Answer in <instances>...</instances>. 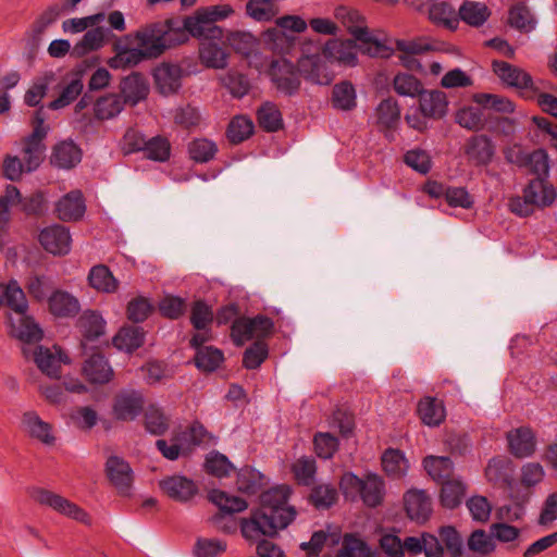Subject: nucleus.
Wrapping results in <instances>:
<instances>
[{"label": "nucleus", "mask_w": 557, "mask_h": 557, "mask_svg": "<svg viewBox=\"0 0 557 557\" xmlns=\"http://www.w3.org/2000/svg\"><path fill=\"white\" fill-rule=\"evenodd\" d=\"M350 35L352 38L349 40H355V44H357V49L361 53L368 54L370 57L382 55L381 52H383V40L374 37L370 33L368 26L361 25L356 29H350Z\"/></svg>", "instance_id": "42"}, {"label": "nucleus", "mask_w": 557, "mask_h": 557, "mask_svg": "<svg viewBox=\"0 0 557 557\" xmlns=\"http://www.w3.org/2000/svg\"><path fill=\"white\" fill-rule=\"evenodd\" d=\"M419 109L423 117L440 120L447 113L448 101L446 94L442 90H425L418 96Z\"/></svg>", "instance_id": "30"}, {"label": "nucleus", "mask_w": 557, "mask_h": 557, "mask_svg": "<svg viewBox=\"0 0 557 557\" xmlns=\"http://www.w3.org/2000/svg\"><path fill=\"white\" fill-rule=\"evenodd\" d=\"M404 503L408 517L417 523H424L432 515V500L424 491H408Z\"/></svg>", "instance_id": "28"}, {"label": "nucleus", "mask_w": 557, "mask_h": 557, "mask_svg": "<svg viewBox=\"0 0 557 557\" xmlns=\"http://www.w3.org/2000/svg\"><path fill=\"white\" fill-rule=\"evenodd\" d=\"M424 554V557H463V540L453 525L438 528L437 535L423 532L401 541L396 535L385 534V557H404Z\"/></svg>", "instance_id": "2"}, {"label": "nucleus", "mask_w": 557, "mask_h": 557, "mask_svg": "<svg viewBox=\"0 0 557 557\" xmlns=\"http://www.w3.org/2000/svg\"><path fill=\"white\" fill-rule=\"evenodd\" d=\"M88 283L90 287L104 293H113L117 288V280L104 264H98L90 269Z\"/></svg>", "instance_id": "52"}, {"label": "nucleus", "mask_w": 557, "mask_h": 557, "mask_svg": "<svg viewBox=\"0 0 557 557\" xmlns=\"http://www.w3.org/2000/svg\"><path fill=\"white\" fill-rule=\"evenodd\" d=\"M49 312L55 318H74L81 311L78 299L63 289H55L47 298Z\"/></svg>", "instance_id": "29"}, {"label": "nucleus", "mask_w": 557, "mask_h": 557, "mask_svg": "<svg viewBox=\"0 0 557 557\" xmlns=\"http://www.w3.org/2000/svg\"><path fill=\"white\" fill-rule=\"evenodd\" d=\"M357 44L349 39H329L322 47V54L330 63L337 62L345 66H356L358 64Z\"/></svg>", "instance_id": "19"}, {"label": "nucleus", "mask_w": 557, "mask_h": 557, "mask_svg": "<svg viewBox=\"0 0 557 557\" xmlns=\"http://www.w3.org/2000/svg\"><path fill=\"white\" fill-rule=\"evenodd\" d=\"M158 310L162 318L178 320L187 311V301L181 296L166 294L158 302Z\"/></svg>", "instance_id": "57"}, {"label": "nucleus", "mask_w": 557, "mask_h": 557, "mask_svg": "<svg viewBox=\"0 0 557 557\" xmlns=\"http://www.w3.org/2000/svg\"><path fill=\"white\" fill-rule=\"evenodd\" d=\"M506 159L518 166L529 168L536 177H548V154L544 149H536L531 153H524L521 149L512 150L506 154Z\"/></svg>", "instance_id": "22"}, {"label": "nucleus", "mask_w": 557, "mask_h": 557, "mask_svg": "<svg viewBox=\"0 0 557 557\" xmlns=\"http://www.w3.org/2000/svg\"><path fill=\"white\" fill-rule=\"evenodd\" d=\"M466 494V485L460 480H447L442 483L441 503L448 509L457 508Z\"/></svg>", "instance_id": "60"}, {"label": "nucleus", "mask_w": 557, "mask_h": 557, "mask_svg": "<svg viewBox=\"0 0 557 557\" xmlns=\"http://www.w3.org/2000/svg\"><path fill=\"white\" fill-rule=\"evenodd\" d=\"M196 11L191 15L171 16L164 21H158L156 24L171 45V49L188 42L189 38H201L202 28L197 21Z\"/></svg>", "instance_id": "7"}, {"label": "nucleus", "mask_w": 557, "mask_h": 557, "mask_svg": "<svg viewBox=\"0 0 557 557\" xmlns=\"http://www.w3.org/2000/svg\"><path fill=\"white\" fill-rule=\"evenodd\" d=\"M225 42L233 51L242 57L248 58L257 49L259 39L249 32L230 30L224 34Z\"/></svg>", "instance_id": "41"}, {"label": "nucleus", "mask_w": 557, "mask_h": 557, "mask_svg": "<svg viewBox=\"0 0 557 557\" xmlns=\"http://www.w3.org/2000/svg\"><path fill=\"white\" fill-rule=\"evenodd\" d=\"M509 451L517 458L530 457L535 451V435L529 428H518L507 433Z\"/></svg>", "instance_id": "33"}, {"label": "nucleus", "mask_w": 557, "mask_h": 557, "mask_svg": "<svg viewBox=\"0 0 557 557\" xmlns=\"http://www.w3.org/2000/svg\"><path fill=\"white\" fill-rule=\"evenodd\" d=\"M149 92V85L140 72H132L129 75L122 78L120 83V94L123 98V104L132 107L137 106L140 101L145 100Z\"/></svg>", "instance_id": "25"}, {"label": "nucleus", "mask_w": 557, "mask_h": 557, "mask_svg": "<svg viewBox=\"0 0 557 557\" xmlns=\"http://www.w3.org/2000/svg\"><path fill=\"white\" fill-rule=\"evenodd\" d=\"M234 10L228 4L201 7L196 10L197 21L202 28V37L222 40L224 29L215 23L233 14Z\"/></svg>", "instance_id": "14"}, {"label": "nucleus", "mask_w": 557, "mask_h": 557, "mask_svg": "<svg viewBox=\"0 0 557 557\" xmlns=\"http://www.w3.org/2000/svg\"><path fill=\"white\" fill-rule=\"evenodd\" d=\"M383 479L369 473L366 479L359 478L351 471L344 472L339 480V490L346 500L362 503L368 507H376L382 503Z\"/></svg>", "instance_id": "4"}, {"label": "nucleus", "mask_w": 557, "mask_h": 557, "mask_svg": "<svg viewBox=\"0 0 557 557\" xmlns=\"http://www.w3.org/2000/svg\"><path fill=\"white\" fill-rule=\"evenodd\" d=\"M275 331V323L272 318L258 313L252 318L240 317L234 320L231 325V338L236 346L244 345L245 341L253 337L257 341H264L271 337Z\"/></svg>", "instance_id": "6"}, {"label": "nucleus", "mask_w": 557, "mask_h": 557, "mask_svg": "<svg viewBox=\"0 0 557 557\" xmlns=\"http://www.w3.org/2000/svg\"><path fill=\"white\" fill-rule=\"evenodd\" d=\"M292 493L287 484L272 486L260 494L259 507L250 510L249 518H242L238 523L234 515L216 512L210 521L224 534L236 533L239 525L247 541L255 542L260 536L274 539L296 519V508L288 505Z\"/></svg>", "instance_id": "1"}, {"label": "nucleus", "mask_w": 557, "mask_h": 557, "mask_svg": "<svg viewBox=\"0 0 557 557\" xmlns=\"http://www.w3.org/2000/svg\"><path fill=\"white\" fill-rule=\"evenodd\" d=\"M290 470L298 485L310 486L314 481L317 463L311 457H301L292 465Z\"/></svg>", "instance_id": "64"}, {"label": "nucleus", "mask_w": 557, "mask_h": 557, "mask_svg": "<svg viewBox=\"0 0 557 557\" xmlns=\"http://www.w3.org/2000/svg\"><path fill=\"white\" fill-rule=\"evenodd\" d=\"M199 40L198 54L200 63L207 69L223 70L228 65L230 53L221 46L222 40L207 37Z\"/></svg>", "instance_id": "21"}, {"label": "nucleus", "mask_w": 557, "mask_h": 557, "mask_svg": "<svg viewBox=\"0 0 557 557\" xmlns=\"http://www.w3.org/2000/svg\"><path fill=\"white\" fill-rule=\"evenodd\" d=\"M76 326L82 335V346L98 341L106 334L107 322L96 310L84 311L77 320Z\"/></svg>", "instance_id": "27"}, {"label": "nucleus", "mask_w": 557, "mask_h": 557, "mask_svg": "<svg viewBox=\"0 0 557 557\" xmlns=\"http://www.w3.org/2000/svg\"><path fill=\"white\" fill-rule=\"evenodd\" d=\"M106 475L111 485L123 497L132 495L134 472L129 463L122 457L110 456L106 461Z\"/></svg>", "instance_id": "12"}, {"label": "nucleus", "mask_w": 557, "mask_h": 557, "mask_svg": "<svg viewBox=\"0 0 557 557\" xmlns=\"http://www.w3.org/2000/svg\"><path fill=\"white\" fill-rule=\"evenodd\" d=\"M32 498L40 505L48 506L61 515L79 522H87L88 513L65 497L42 487H34L30 491Z\"/></svg>", "instance_id": "9"}, {"label": "nucleus", "mask_w": 557, "mask_h": 557, "mask_svg": "<svg viewBox=\"0 0 557 557\" xmlns=\"http://www.w3.org/2000/svg\"><path fill=\"white\" fill-rule=\"evenodd\" d=\"M3 304L10 308L15 314L28 312V300L18 282L11 278L5 284H0Z\"/></svg>", "instance_id": "35"}, {"label": "nucleus", "mask_w": 557, "mask_h": 557, "mask_svg": "<svg viewBox=\"0 0 557 557\" xmlns=\"http://www.w3.org/2000/svg\"><path fill=\"white\" fill-rule=\"evenodd\" d=\"M7 324L9 336L24 344L39 343L44 338V330L28 312L16 313V318L8 313Z\"/></svg>", "instance_id": "11"}, {"label": "nucleus", "mask_w": 557, "mask_h": 557, "mask_svg": "<svg viewBox=\"0 0 557 557\" xmlns=\"http://www.w3.org/2000/svg\"><path fill=\"white\" fill-rule=\"evenodd\" d=\"M423 467L434 481L441 483L450 480L454 471V463L451 459L444 456L425 457L423 459Z\"/></svg>", "instance_id": "47"}, {"label": "nucleus", "mask_w": 557, "mask_h": 557, "mask_svg": "<svg viewBox=\"0 0 557 557\" xmlns=\"http://www.w3.org/2000/svg\"><path fill=\"white\" fill-rule=\"evenodd\" d=\"M260 39L267 50L281 57L290 54L296 44L295 35L288 34L275 26L263 30Z\"/></svg>", "instance_id": "32"}, {"label": "nucleus", "mask_w": 557, "mask_h": 557, "mask_svg": "<svg viewBox=\"0 0 557 557\" xmlns=\"http://www.w3.org/2000/svg\"><path fill=\"white\" fill-rule=\"evenodd\" d=\"M465 153L473 164L486 165L492 161L495 154V147L488 136L474 135L468 139Z\"/></svg>", "instance_id": "31"}, {"label": "nucleus", "mask_w": 557, "mask_h": 557, "mask_svg": "<svg viewBox=\"0 0 557 557\" xmlns=\"http://www.w3.org/2000/svg\"><path fill=\"white\" fill-rule=\"evenodd\" d=\"M190 324L196 331H210L214 311L205 299H196L190 307Z\"/></svg>", "instance_id": "51"}, {"label": "nucleus", "mask_w": 557, "mask_h": 557, "mask_svg": "<svg viewBox=\"0 0 557 557\" xmlns=\"http://www.w3.org/2000/svg\"><path fill=\"white\" fill-rule=\"evenodd\" d=\"M193 361L199 371L212 373L224 361V354L214 346H208L207 348H200V350L195 351Z\"/></svg>", "instance_id": "49"}, {"label": "nucleus", "mask_w": 557, "mask_h": 557, "mask_svg": "<svg viewBox=\"0 0 557 557\" xmlns=\"http://www.w3.org/2000/svg\"><path fill=\"white\" fill-rule=\"evenodd\" d=\"M83 374L91 384H107L112 381L114 371L100 351L92 352L83 364Z\"/></svg>", "instance_id": "26"}, {"label": "nucleus", "mask_w": 557, "mask_h": 557, "mask_svg": "<svg viewBox=\"0 0 557 557\" xmlns=\"http://www.w3.org/2000/svg\"><path fill=\"white\" fill-rule=\"evenodd\" d=\"M277 12L273 0H248L246 3V14L257 22H270Z\"/></svg>", "instance_id": "63"}, {"label": "nucleus", "mask_w": 557, "mask_h": 557, "mask_svg": "<svg viewBox=\"0 0 557 557\" xmlns=\"http://www.w3.org/2000/svg\"><path fill=\"white\" fill-rule=\"evenodd\" d=\"M146 332L139 325H125L112 337V345L121 351L132 354L145 343Z\"/></svg>", "instance_id": "34"}, {"label": "nucleus", "mask_w": 557, "mask_h": 557, "mask_svg": "<svg viewBox=\"0 0 557 557\" xmlns=\"http://www.w3.org/2000/svg\"><path fill=\"white\" fill-rule=\"evenodd\" d=\"M259 126L267 133H276L284 127V121L277 104L272 101L263 102L257 110Z\"/></svg>", "instance_id": "39"}, {"label": "nucleus", "mask_w": 557, "mask_h": 557, "mask_svg": "<svg viewBox=\"0 0 557 557\" xmlns=\"http://www.w3.org/2000/svg\"><path fill=\"white\" fill-rule=\"evenodd\" d=\"M255 131L251 119L246 115L234 116L226 128V137L233 145H238L248 139Z\"/></svg>", "instance_id": "55"}, {"label": "nucleus", "mask_w": 557, "mask_h": 557, "mask_svg": "<svg viewBox=\"0 0 557 557\" xmlns=\"http://www.w3.org/2000/svg\"><path fill=\"white\" fill-rule=\"evenodd\" d=\"M218 146L208 138H194L187 145V153L195 163H207L218 153Z\"/></svg>", "instance_id": "54"}, {"label": "nucleus", "mask_w": 557, "mask_h": 557, "mask_svg": "<svg viewBox=\"0 0 557 557\" xmlns=\"http://www.w3.org/2000/svg\"><path fill=\"white\" fill-rule=\"evenodd\" d=\"M396 49L401 52L399 61L406 69L410 71H421L422 66L416 55L428 51L430 47L429 45L412 40H396Z\"/></svg>", "instance_id": "45"}, {"label": "nucleus", "mask_w": 557, "mask_h": 557, "mask_svg": "<svg viewBox=\"0 0 557 557\" xmlns=\"http://www.w3.org/2000/svg\"><path fill=\"white\" fill-rule=\"evenodd\" d=\"M307 500L317 510H329L337 503L338 493L332 484H318L312 486Z\"/></svg>", "instance_id": "46"}, {"label": "nucleus", "mask_w": 557, "mask_h": 557, "mask_svg": "<svg viewBox=\"0 0 557 557\" xmlns=\"http://www.w3.org/2000/svg\"><path fill=\"white\" fill-rule=\"evenodd\" d=\"M144 158L154 162H165L171 157V144L162 135L148 138L143 151Z\"/></svg>", "instance_id": "59"}, {"label": "nucleus", "mask_w": 557, "mask_h": 557, "mask_svg": "<svg viewBox=\"0 0 557 557\" xmlns=\"http://www.w3.org/2000/svg\"><path fill=\"white\" fill-rule=\"evenodd\" d=\"M144 426L149 434L162 436L170 428V420L161 407L150 404L144 411Z\"/></svg>", "instance_id": "44"}, {"label": "nucleus", "mask_w": 557, "mask_h": 557, "mask_svg": "<svg viewBox=\"0 0 557 557\" xmlns=\"http://www.w3.org/2000/svg\"><path fill=\"white\" fill-rule=\"evenodd\" d=\"M18 209L28 218H40L42 216L48 207L46 195L42 190L38 189L27 196L21 194L20 200H17Z\"/></svg>", "instance_id": "53"}, {"label": "nucleus", "mask_w": 557, "mask_h": 557, "mask_svg": "<svg viewBox=\"0 0 557 557\" xmlns=\"http://www.w3.org/2000/svg\"><path fill=\"white\" fill-rule=\"evenodd\" d=\"M237 490L247 495H256L265 484V475L259 470L245 466L237 471Z\"/></svg>", "instance_id": "40"}, {"label": "nucleus", "mask_w": 557, "mask_h": 557, "mask_svg": "<svg viewBox=\"0 0 557 557\" xmlns=\"http://www.w3.org/2000/svg\"><path fill=\"white\" fill-rule=\"evenodd\" d=\"M133 35H125L123 38L116 39L113 44L114 55L108 60V65L113 69H128L138 65L140 62L148 60L143 49L129 47Z\"/></svg>", "instance_id": "18"}, {"label": "nucleus", "mask_w": 557, "mask_h": 557, "mask_svg": "<svg viewBox=\"0 0 557 557\" xmlns=\"http://www.w3.org/2000/svg\"><path fill=\"white\" fill-rule=\"evenodd\" d=\"M331 103L341 111H351L357 107V92L350 81H342L333 86Z\"/></svg>", "instance_id": "38"}, {"label": "nucleus", "mask_w": 557, "mask_h": 557, "mask_svg": "<svg viewBox=\"0 0 557 557\" xmlns=\"http://www.w3.org/2000/svg\"><path fill=\"white\" fill-rule=\"evenodd\" d=\"M159 488L170 499L181 504L189 503L199 492L196 482L183 474H173L161 479Z\"/></svg>", "instance_id": "15"}, {"label": "nucleus", "mask_w": 557, "mask_h": 557, "mask_svg": "<svg viewBox=\"0 0 557 557\" xmlns=\"http://www.w3.org/2000/svg\"><path fill=\"white\" fill-rule=\"evenodd\" d=\"M371 547L355 534H345L342 547L335 557H371Z\"/></svg>", "instance_id": "62"}, {"label": "nucleus", "mask_w": 557, "mask_h": 557, "mask_svg": "<svg viewBox=\"0 0 557 557\" xmlns=\"http://www.w3.org/2000/svg\"><path fill=\"white\" fill-rule=\"evenodd\" d=\"M409 461L404 451L394 448L385 449V476L392 480H400L409 470Z\"/></svg>", "instance_id": "50"}, {"label": "nucleus", "mask_w": 557, "mask_h": 557, "mask_svg": "<svg viewBox=\"0 0 557 557\" xmlns=\"http://www.w3.org/2000/svg\"><path fill=\"white\" fill-rule=\"evenodd\" d=\"M33 361L37 368L47 376L59 379L61 367L58 364L57 356L48 347L37 346L32 351Z\"/></svg>", "instance_id": "48"}, {"label": "nucleus", "mask_w": 557, "mask_h": 557, "mask_svg": "<svg viewBox=\"0 0 557 557\" xmlns=\"http://www.w3.org/2000/svg\"><path fill=\"white\" fill-rule=\"evenodd\" d=\"M42 248L54 256H65L71 250V234L69 227L52 224L42 228L38 235Z\"/></svg>", "instance_id": "17"}, {"label": "nucleus", "mask_w": 557, "mask_h": 557, "mask_svg": "<svg viewBox=\"0 0 557 557\" xmlns=\"http://www.w3.org/2000/svg\"><path fill=\"white\" fill-rule=\"evenodd\" d=\"M145 404L146 398L141 391L122 389L113 396L111 414L116 421L131 422L144 412Z\"/></svg>", "instance_id": "8"}, {"label": "nucleus", "mask_w": 557, "mask_h": 557, "mask_svg": "<svg viewBox=\"0 0 557 557\" xmlns=\"http://www.w3.org/2000/svg\"><path fill=\"white\" fill-rule=\"evenodd\" d=\"M491 12L484 3L465 1L459 9L460 18L474 27L482 26L490 17Z\"/></svg>", "instance_id": "58"}, {"label": "nucleus", "mask_w": 557, "mask_h": 557, "mask_svg": "<svg viewBox=\"0 0 557 557\" xmlns=\"http://www.w3.org/2000/svg\"><path fill=\"white\" fill-rule=\"evenodd\" d=\"M323 59L321 53L300 54L295 64L299 69L301 79L313 85H330L334 79V74L329 71Z\"/></svg>", "instance_id": "10"}, {"label": "nucleus", "mask_w": 557, "mask_h": 557, "mask_svg": "<svg viewBox=\"0 0 557 557\" xmlns=\"http://www.w3.org/2000/svg\"><path fill=\"white\" fill-rule=\"evenodd\" d=\"M134 37L148 60L157 59L171 49V45L168 44L156 22L135 32Z\"/></svg>", "instance_id": "16"}, {"label": "nucleus", "mask_w": 557, "mask_h": 557, "mask_svg": "<svg viewBox=\"0 0 557 557\" xmlns=\"http://www.w3.org/2000/svg\"><path fill=\"white\" fill-rule=\"evenodd\" d=\"M492 70L495 75L508 87L523 91L537 92L532 76L523 69L512 65L506 61L494 60Z\"/></svg>", "instance_id": "13"}, {"label": "nucleus", "mask_w": 557, "mask_h": 557, "mask_svg": "<svg viewBox=\"0 0 557 557\" xmlns=\"http://www.w3.org/2000/svg\"><path fill=\"white\" fill-rule=\"evenodd\" d=\"M208 499L218 507V512L222 513L235 515L248 508L246 499L239 496L228 495L226 492L219 488L211 490L208 493Z\"/></svg>", "instance_id": "37"}, {"label": "nucleus", "mask_w": 557, "mask_h": 557, "mask_svg": "<svg viewBox=\"0 0 557 557\" xmlns=\"http://www.w3.org/2000/svg\"><path fill=\"white\" fill-rule=\"evenodd\" d=\"M419 418L429 426H438L446 418V410L442 400L435 397L422 398L417 408Z\"/></svg>", "instance_id": "36"}, {"label": "nucleus", "mask_w": 557, "mask_h": 557, "mask_svg": "<svg viewBox=\"0 0 557 557\" xmlns=\"http://www.w3.org/2000/svg\"><path fill=\"white\" fill-rule=\"evenodd\" d=\"M124 109L121 97L108 94L99 97L94 103L95 117L99 121L110 120Z\"/></svg>", "instance_id": "56"}, {"label": "nucleus", "mask_w": 557, "mask_h": 557, "mask_svg": "<svg viewBox=\"0 0 557 557\" xmlns=\"http://www.w3.org/2000/svg\"><path fill=\"white\" fill-rule=\"evenodd\" d=\"M152 76L156 90L166 97L181 89L183 69L178 64L163 62L153 70Z\"/></svg>", "instance_id": "20"}, {"label": "nucleus", "mask_w": 557, "mask_h": 557, "mask_svg": "<svg viewBox=\"0 0 557 557\" xmlns=\"http://www.w3.org/2000/svg\"><path fill=\"white\" fill-rule=\"evenodd\" d=\"M297 64L285 57L272 59L265 74L278 95L296 97L301 90V77Z\"/></svg>", "instance_id": "5"}, {"label": "nucleus", "mask_w": 557, "mask_h": 557, "mask_svg": "<svg viewBox=\"0 0 557 557\" xmlns=\"http://www.w3.org/2000/svg\"><path fill=\"white\" fill-rule=\"evenodd\" d=\"M22 422L33 438L48 445L54 443L55 437L51 434V425L41 420L35 411L25 412Z\"/></svg>", "instance_id": "43"}, {"label": "nucleus", "mask_w": 557, "mask_h": 557, "mask_svg": "<svg viewBox=\"0 0 557 557\" xmlns=\"http://www.w3.org/2000/svg\"><path fill=\"white\" fill-rule=\"evenodd\" d=\"M55 212L63 222H77L86 212V202L81 189H73L62 196L55 203Z\"/></svg>", "instance_id": "24"}, {"label": "nucleus", "mask_w": 557, "mask_h": 557, "mask_svg": "<svg viewBox=\"0 0 557 557\" xmlns=\"http://www.w3.org/2000/svg\"><path fill=\"white\" fill-rule=\"evenodd\" d=\"M557 198L553 184L545 177H535L524 186L522 196H515L509 199V210L520 216L527 218L534 213L535 209L550 207Z\"/></svg>", "instance_id": "3"}, {"label": "nucleus", "mask_w": 557, "mask_h": 557, "mask_svg": "<svg viewBox=\"0 0 557 557\" xmlns=\"http://www.w3.org/2000/svg\"><path fill=\"white\" fill-rule=\"evenodd\" d=\"M455 122L462 128L478 132L484 128L485 120L483 111L478 107H463L455 114Z\"/></svg>", "instance_id": "61"}, {"label": "nucleus", "mask_w": 557, "mask_h": 557, "mask_svg": "<svg viewBox=\"0 0 557 557\" xmlns=\"http://www.w3.org/2000/svg\"><path fill=\"white\" fill-rule=\"evenodd\" d=\"M83 150L73 139H64L52 147L50 164L59 170H72L82 162Z\"/></svg>", "instance_id": "23"}]
</instances>
